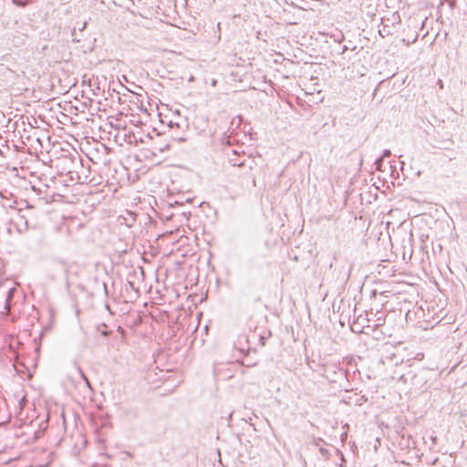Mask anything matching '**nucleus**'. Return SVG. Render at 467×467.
<instances>
[{"label": "nucleus", "mask_w": 467, "mask_h": 467, "mask_svg": "<svg viewBox=\"0 0 467 467\" xmlns=\"http://www.w3.org/2000/svg\"><path fill=\"white\" fill-rule=\"evenodd\" d=\"M30 0H14V2L18 5H26Z\"/></svg>", "instance_id": "1"}]
</instances>
